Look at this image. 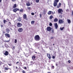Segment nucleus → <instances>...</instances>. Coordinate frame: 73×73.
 I'll list each match as a JSON object with an SVG mask.
<instances>
[{
	"instance_id": "1",
	"label": "nucleus",
	"mask_w": 73,
	"mask_h": 73,
	"mask_svg": "<svg viewBox=\"0 0 73 73\" xmlns=\"http://www.w3.org/2000/svg\"><path fill=\"white\" fill-rule=\"evenodd\" d=\"M35 40L38 41L40 40V36H39V35H36L35 37Z\"/></svg>"
},
{
	"instance_id": "2",
	"label": "nucleus",
	"mask_w": 73,
	"mask_h": 73,
	"mask_svg": "<svg viewBox=\"0 0 73 73\" xmlns=\"http://www.w3.org/2000/svg\"><path fill=\"white\" fill-rule=\"evenodd\" d=\"M59 1V0H54V7H56L57 5V3Z\"/></svg>"
},
{
	"instance_id": "3",
	"label": "nucleus",
	"mask_w": 73,
	"mask_h": 73,
	"mask_svg": "<svg viewBox=\"0 0 73 73\" xmlns=\"http://www.w3.org/2000/svg\"><path fill=\"white\" fill-rule=\"evenodd\" d=\"M58 12L59 13H61L62 14L63 12V10L62 9H58Z\"/></svg>"
},
{
	"instance_id": "4",
	"label": "nucleus",
	"mask_w": 73,
	"mask_h": 73,
	"mask_svg": "<svg viewBox=\"0 0 73 73\" xmlns=\"http://www.w3.org/2000/svg\"><path fill=\"white\" fill-rule=\"evenodd\" d=\"M46 30L48 32H50L52 30V28L50 27H48L46 28Z\"/></svg>"
},
{
	"instance_id": "5",
	"label": "nucleus",
	"mask_w": 73,
	"mask_h": 73,
	"mask_svg": "<svg viewBox=\"0 0 73 73\" xmlns=\"http://www.w3.org/2000/svg\"><path fill=\"white\" fill-rule=\"evenodd\" d=\"M17 11H20V9H17V8H15L13 9V11L15 13H16Z\"/></svg>"
},
{
	"instance_id": "6",
	"label": "nucleus",
	"mask_w": 73,
	"mask_h": 73,
	"mask_svg": "<svg viewBox=\"0 0 73 73\" xmlns=\"http://www.w3.org/2000/svg\"><path fill=\"white\" fill-rule=\"evenodd\" d=\"M4 52H3V54L5 55V56H8V54H9V52H8L7 51H4Z\"/></svg>"
},
{
	"instance_id": "7",
	"label": "nucleus",
	"mask_w": 73,
	"mask_h": 73,
	"mask_svg": "<svg viewBox=\"0 0 73 73\" xmlns=\"http://www.w3.org/2000/svg\"><path fill=\"white\" fill-rule=\"evenodd\" d=\"M22 24L21 23H19L17 24V27H21L22 26Z\"/></svg>"
},
{
	"instance_id": "8",
	"label": "nucleus",
	"mask_w": 73,
	"mask_h": 73,
	"mask_svg": "<svg viewBox=\"0 0 73 73\" xmlns=\"http://www.w3.org/2000/svg\"><path fill=\"white\" fill-rule=\"evenodd\" d=\"M58 23L59 24H62L64 23V21L62 19H60L59 20Z\"/></svg>"
},
{
	"instance_id": "9",
	"label": "nucleus",
	"mask_w": 73,
	"mask_h": 73,
	"mask_svg": "<svg viewBox=\"0 0 73 73\" xmlns=\"http://www.w3.org/2000/svg\"><path fill=\"white\" fill-rule=\"evenodd\" d=\"M4 70H11V68H9V67L7 66V67H5L4 68Z\"/></svg>"
},
{
	"instance_id": "10",
	"label": "nucleus",
	"mask_w": 73,
	"mask_h": 73,
	"mask_svg": "<svg viewBox=\"0 0 73 73\" xmlns=\"http://www.w3.org/2000/svg\"><path fill=\"white\" fill-rule=\"evenodd\" d=\"M23 29L22 28H19L18 29V31L19 32H23Z\"/></svg>"
},
{
	"instance_id": "11",
	"label": "nucleus",
	"mask_w": 73,
	"mask_h": 73,
	"mask_svg": "<svg viewBox=\"0 0 73 73\" xmlns=\"http://www.w3.org/2000/svg\"><path fill=\"white\" fill-rule=\"evenodd\" d=\"M47 55L48 58L50 59V58H51L50 57V54L47 53Z\"/></svg>"
},
{
	"instance_id": "12",
	"label": "nucleus",
	"mask_w": 73,
	"mask_h": 73,
	"mask_svg": "<svg viewBox=\"0 0 73 73\" xmlns=\"http://www.w3.org/2000/svg\"><path fill=\"white\" fill-rule=\"evenodd\" d=\"M5 36H7V37L9 38L10 37V35L7 33H6L5 34Z\"/></svg>"
},
{
	"instance_id": "13",
	"label": "nucleus",
	"mask_w": 73,
	"mask_h": 73,
	"mask_svg": "<svg viewBox=\"0 0 73 73\" xmlns=\"http://www.w3.org/2000/svg\"><path fill=\"white\" fill-rule=\"evenodd\" d=\"M54 26L55 27V29H57L58 28V25H57V23H56L54 24Z\"/></svg>"
},
{
	"instance_id": "14",
	"label": "nucleus",
	"mask_w": 73,
	"mask_h": 73,
	"mask_svg": "<svg viewBox=\"0 0 73 73\" xmlns=\"http://www.w3.org/2000/svg\"><path fill=\"white\" fill-rule=\"evenodd\" d=\"M27 18V15L26 14H24L23 15V19H26Z\"/></svg>"
},
{
	"instance_id": "15",
	"label": "nucleus",
	"mask_w": 73,
	"mask_h": 73,
	"mask_svg": "<svg viewBox=\"0 0 73 73\" xmlns=\"http://www.w3.org/2000/svg\"><path fill=\"white\" fill-rule=\"evenodd\" d=\"M6 31L8 33H9V32L10 31V30H9V29H8V28H7L6 29Z\"/></svg>"
},
{
	"instance_id": "16",
	"label": "nucleus",
	"mask_w": 73,
	"mask_h": 73,
	"mask_svg": "<svg viewBox=\"0 0 73 73\" xmlns=\"http://www.w3.org/2000/svg\"><path fill=\"white\" fill-rule=\"evenodd\" d=\"M52 12L51 11H49L48 13V14L49 15H51L52 14Z\"/></svg>"
},
{
	"instance_id": "17",
	"label": "nucleus",
	"mask_w": 73,
	"mask_h": 73,
	"mask_svg": "<svg viewBox=\"0 0 73 73\" xmlns=\"http://www.w3.org/2000/svg\"><path fill=\"white\" fill-rule=\"evenodd\" d=\"M58 21V20L57 18H55L54 20V22H57Z\"/></svg>"
},
{
	"instance_id": "18",
	"label": "nucleus",
	"mask_w": 73,
	"mask_h": 73,
	"mask_svg": "<svg viewBox=\"0 0 73 73\" xmlns=\"http://www.w3.org/2000/svg\"><path fill=\"white\" fill-rule=\"evenodd\" d=\"M17 6L16 4H14V6H13V8H15L17 7Z\"/></svg>"
},
{
	"instance_id": "19",
	"label": "nucleus",
	"mask_w": 73,
	"mask_h": 73,
	"mask_svg": "<svg viewBox=\"0 0 73 73\" xmlns=\"http://www.w3.org/2000/svg\"><path fill=\"white\" fill-rule=\"evenodd\" d=\"M67 22L68 24H70V23H71V21H70V20H69V19H67Z\"/></svg>"
},
{
	"instance_id": "20",
	"label": "nucleus",
	"mask_w": 73,
	"mask_h": 73,
	"mask_svg": "<svg viewBox=\"0 0 73 73\" xmlns=\"http://www.w3.org/2000/svg\"><path fill=\"white\" fill-rule=\"evenodd\" d=\"M32 59L33 60V61L35 60V58H36V56H32Z\"/></svg>"
},
{
	"instance_id": "21",
	"label": "nucleus",
	"mask_w": 73,
	"mask_h": 73,
	"mask_svg": "<svg viewBox=\"0 0 73 73\" xmlns=\"http://www.w3.org/2000/svg\"><path fill=\"white\" fill-rule=\"evenodd\" d=\"M31 4L30 3H26V5H27V7H29L30 5H31Z\"/></svg>"
},
{
	"instance_id": "22",
	"label": "nucleus",
	"mask_w": 73,
	"mask_h": 73,
	"mask_svg": "<svg viewBox=\"0 0 73 73\" xmlns=\"http://www.w3.org/2000/svg\"><path fill=\"white\" fill-rule=\"evenodd\" d=\"M5 46L6 48H8L9 47L8 45L7 44H5Z\"/></svg>"
},
{
	"instance_id": "23",
	"label": "nucleus",
	"mask_w": 73,
	"mask_h": 73,
	"mask_svg": "<svg viewBox=\"0 0 73 73\" xmlns=\"http://www.w3.org/2000/svg\"><path fill=\"white\" fill-rule=\"evenodd\" d=\"M17 21H19V22L21 21V18H19L18 19H17Z\"/></svg>"
},
{
	"instance_id": "24",
	"label": "nucleus",
	"mask_w": 73,
	"mask_h": 73,
	"mask_svg": "<svg viewBox=\"0 0 73 73\" xmlns=\"http://www.w3.org/2000/svg\"><path fill=\"white\" fill-rule=\"evenodd\" d=\"M52 18H53V16L51 15L50 17V20H52Z\"/></svg>"
},
{
	"instance_id": "25",
	"label": "nucleus",
	"mask_w": 73,
	"mask_h": 73,
	"mask_svg": "<svg viewBox=\"0 0 73 73\" xmlns=\"http://www.w3.org/2000/svg\"><path fill=\"white\" fill-rule=\"evenodd\" d=\"M31 24H35V21H31Z\"/></svg>"
},
{
	"instance_id": "26",
	"label": "nucleus",
	"mask_w": 73,
	"mask_h": 73,
	"mask_svg": "<svg viewBox=\"0 0 73 73\" xmlns=\"http://www.w3.org/2000/svg\"><path fill=\"white\" fill-rule=\"evenodd\" d=\"M39 1H40V0H36L35 2L36 3H39Z\"/></svg>"
},
{
	"instance_id": "27",
	"label": "nucleus",
	"mask_w": 73,
	"mask_h": 73,
	"mask_svg": "<svg viewBox=\"0 0 73 73\" xmlns=\"http://www.w3.org/2000/svg\"><path fill=\"white\" fill-rule=\"evenodd\" d=\"M24 11V10H23V9H21L20 10V12H23V11Z\"/></svg>"
},
{
	"instance_id": "28",
	"label": "nucleus",
	"mask_w": 73,
	"mask_h": 73,
	"mask_svg": "<svg viewBox=\"0 0 73 73\" xmlns=\"http://www.w3.org/2000/svg\"><path fill=\"white\" fill-rule=\"evenodd\" d=\"M64 27H63L62 28L61 27L60 28V29L61 30V31H62L63 30V29H64Z\"/></svg>"
},
{
	"instance_id": "29",
	"label": "nucleus",
	"mask_w": 73,
	"mask_h": 73,
	"mask_svg": "<svg viewBox=\"0 0 73 73\" xmlns=\"http://www.w3.org/2000/svg\"><path fill=\"white\" fill-rule=\"evenodd\" d=\"M6 22H7V21L5 20H3V23L4 24H5V23H6Z\"/></svg>"
},
{
	"instance_id": "30",
	"label": "nucleus",
	"mask_w": 73,
	"mask_h": 73,
	"mask_svg": "<svg viewBox=\"0 0 73 73\" xmlns=\"http://www.w3.org/2000/svg\"><path fill=\"white\" fill-rule=\"evenodd\" d=\"M9 42V40H5V42Z\"/></svg>"
},
{
	"instance_id": "31",
	"label": "nucleus",
	"mask_w": 73,
	"mask_h": 73,
	"mask_svg": "<svg viewBox=\"0 0 73 73\" xmlns=\"http://www.w3.org/2000/svg\"><path fill=\"white\" fill-rule=\"evenodd\" d=\"M22 72L23 73H26V72H25V70H23V71H22Z\"/></svg>"
},
{
	"instance_id": "32",
	"label": "nucleus",
	"mask_w": 73,
	"mask_h": 73,
	"mask_svg": "<svg viewBox=\"0 0 73 73\" xmlns=\"http://www.w3.org/2000/svg\"><path fill=\"white\" fill-rule=\"evenodd\" d=\"M49 25L50 26V27L52 26V23H50L49 24Z\"/></svg>"
},
{
	"instance_id": "33",
	"label": "nucleus",
	"mask_w": 73,
	"mask_h": 73,
	"mask_svg": "<svg viewBox=\"0 0 73 73\" xmlns=\"http://www.w3.org/2000/svg\"><path fill=\"white\" fill-rule=\"evenodd\" d=\"M15 43H17V39H15Z\"/></svg>"
},
{
	"instance_id": "34",
	"label": "nucleus",
	"mask_w": 73,
	"mask_h": 73,
	"mask_svg": "<svg viewBox=\"0 0 73 73\" xmlns=\"http://www.w3.org/2000/svg\"><path fill=\"white\" fill-rule=\"evenodd\" d=\"M51 33H54V30L53 29H52V31Z\"/></svg>"
},
{
	"instance_id": "35",
	"label": "nucleus",
	"mask_w": 73,
	"mask_h": 73,
	"mask_svg": "<svg viewBox=\"0 0 73 73\" xmlns=\"http://www.w3.org/2000/svg\"><path fill=\"white\" fill-rule=\"evenodd\" d=\"M15 46H14L13 47V48H12L13 50H14V49H15Z\"/></svg>"
},
{
	"instance_id": "36",
	"label": "nucleus",
	"mask_w": 73,
	"mask_h": 73,
	"mask_svg": "<svg viewBox=\"0 0 73 73\" xmlns=\"http://www.w3.org/2000/svg\"><path fill=\"white\" fill-rule=\"evenodd\" d=\"M59 7H60V6H59V5H58L57 6V8H58Z\"/></svg>"
},
{
	"instance_id": "37",
	"label": "nucleus",
	"mask_w": 73,
	"mask_h": 73,
	"mask_svg": "<svg viewBox=\"0 0 73 73\" xmlns=\"http://www.w3.org/2000/svg\"><path fill=\"white\" fill-rule=\"evenodd\" d=\"M71 62V61H70V60H68V63H69V64Z\"/></svg>"
},
{
	"instance_id": "38",
	"label": "nucleus",
	"mask_w": 73,
	"mask_h": 73,
	"mask_svg": "<svg viewBox=\"0 0 73 73\" xmlns=\"http://www.w3.org/2000/svg\"><path fill=\"white\" fill-rule=\"evenodd\" d=\"M27 9H28L29 10H30V9H31V8L30 7H27Z\"/></svg>"
},
{
	"instance_id": "39",
	"label": "nucleus",
	"mask_w": 73,
	"mask_h": 73,
	"mask_svg": "<svg viewBox=\"0 0 73 73\" xmlns=\"http://www.w3.org/2000/svg\"><path fill=\"white\" fill-rule=\"evenodd\" d=\"M31 15L33 16V15H35V13H31Z\"/></svg>"
},
{
	"instance_id": "40",
	"label": "nucleus",
	"mask_w": 73,
	"mask_h": 73,
	"mask_svg": "<svg viewBox=\"0 0 73 73\" xmlns=\"http://www.w3.org/2000/svg\"><path fill=\"white\" fill-rule=\"evenodd\" d=\"M52 58H53V59H54L55 58V56H52Z\"/></svg>"
},
{
	"instance_id": "41",
	"label": "nucleus",
	"mask_w": 73,
	"mask_h": 73,
	"mask_svg": "<svg viewBox=\"0 0 73 73\" xmlns=\"http://www.w3.org/2000/svg\"><path fill=\"white\" fill-rule=\"evenodd\" d=\"M54 68V66H53L52 67V69H53Z\"/></svg>"
},
{
	"instance_id": "42",
	"label": "nucleus",
	"mask_w": 73,
	"mask_h": 73,
	"mask_svg": "<svg viewBox=\"0 0 73 73\" xmlns=\"http://www.w3.org/2000/svg\"><path fill=\"white\" fill-rule=\"evenodd\" d=\"M40 18H41V17H42V15L41 14H40Z\"/></svg>"
},
{
	"instance_id": "43",
	"label": "nucleus",
	"mask_w": 73,
	"mask_h": 73,
	"mask_svg": "<svg viewBox=\"0 0 73 73\" xmlns=\"http://www.w3.org/2000/svg\"><path fill=\"white\" fill-rule=\"evenodd\" d=\"M59 5L60 7H61V3H59Z\"/></svg>"
},
{
	"instance_id": "44",
	"label": "nucleus",
	"mask_w": 73,
	"mask_h": 73,
	"mask_svg": "<svg viewBox=\"0 0 73 73\" xmlns=\"http://www.w3.org/2000/svg\"><path fill=\"white\" fill-rule=\"evenodd\" d=\"M54 38V37H50V39H53Z\"/></svg>"
},
{
	"instance_id": "45",
	"label": "nucleus",
	"mask_w": 73,
	"mask_h": 73,
	"mask_svg": "<svg viewBox=\"0 0 73 73\" xmlns=\"http://www.w3.org/2000/svg\"><path fill=\"white\" fill-rule=\"evenodd\" d=\"M72 14L71 15L72 16H73V11H72Z\"/></svg>"
},
{
	"instance_id": "46",
	"label": "nucleus",
	"mask_w": 73,
	"mask_h": 73,
	"mask_svg": "<svg viewBox=\"0 0 73 73\" xmlns=\"http://www.w3.org/2000/svg\"><path fill=\"white\" fill-rule=\"evenodd\" d=\"M66 12H69V9H67L66 10Z\"/></svg>"
},
{
	"instance_id": "47",
	"label": "nucleus",
	"mask_w": 73,
	"mask_h": 73,
	"mask_svg": "<svg viewBox=\"0 0 73 73\" xmlns=\"http://www.w3.org/2000/svg\"><path fill=\"white\" fill-rule=\"evenodd\" d=\"M44 14H45L46 13V12L45 11H44Z\"/></svg>"
},
{
	"instance_id": "48",
	"label": "nucleus",
	"mask_w": 73,
	"mask_h": 73,
	"mask_svg": "<svg viewBox=\"0 0 73 73\" xmlns=\"http://www.w3.org/2000/svg\"><path fill=\"white\" fill-rule=\"evenodd\" d=\"M1 27H3V25H1Z\"/></svg>"
},
{
	"instance_id": "49",
	"label": "nucleus",
	"mask_w": 73,
	"mask_h": 73,
	"mask_svg": "<svg viewBox=\"0 0 73 73\" xmlns=\"http://www.w3.org/2000/svg\"><path fill=\"white\" fill-rule=\"evenodd\" d=\"M16 0H12V1L14 2V1H16Z\"/></svg>"
},
{
	"instance_id": "50",
	"label": "nucleus",
	"mask_w": 73,
	"mask_h": 73,
	"mask_svg": "<svg viewBox=\"0 0 73 73\" xmlns=\"http://www.w3.org/2000/svg\"><path fill=\"white\" fill-rule=\"evenodd\" d=\"M8 65H9V66H11V65H12L10 64H8Z\"/></svg>"
},
{
	"instance_id": "51",
	"label": "nucleus",
	"mask_w": 73,
	"mask_h": 73,
	"mask_svg": "<svg viewBox=\"0 0 73 73\" xmlns=\"http://www.w3.org/2000/svg\"><path fill=\"white\" fill-rule=\"evenodd\" d=\"M56 66H58V64L56 63Z\"/></svg>"
},
{
	"instance_id": "52",
	"label": "nucleus",
	"mask_w": 73,
	"mask_h": 73,
	"mask_svg": "<svg viewBox=\"0 0 73 73\" xmlns=\"http://www.w3.org/2000/svg\"><path fill=\"white\" fill-rule=\"evenodd\" d=\"M24 69H27V67H24Z\"/></svg>"
},
{
	"instance_id": "53",
	"label": "nucleus",
	"mask_w": 73,
	"mask_h": 73,
	"mask_svg": "<svg viewBox=\"0 0 73 73\" xmlns=\"http://www.w3.org/2000/svg\"><path fill=\"white\" fill-rule=\"evenodd\" d=\"M2 1V0H0V3H1Z\"/></svg>"
},
{
	"instance_id": "54",
	"label": "nucleus",
	"mask_w": 73,
	"mask_h": 73,
	"mask_svg": "<svg viewBox=\"0 0 73 73\" xmlns=\"http://www.w3.org/2000/svg\"><path fill=\"white\" fill-rule=\"evenodd\" d=\"M19 62H16V64H18V63H19Z\"/></svg>"
},
{
	"instance_id": "55",
	"label": "nucleus",
	"mask_w": 73,
	"mask_h": 73,
	"mask_svg": "<svg viewBox=\"0 0 73 73\" xmlns=\"http://www.w3.org/2000/svg\"><path fill=\"white\" fill-rule=\"evenodd\" d=\"M3 33H5V32H3Z\"/></svg>"
},
{
	"instance_id": "56",
	"label": "nucleus",
	"mask_w": 73,
	"mask_h": 73,
	"mask_svg": "<svg viewBox=\"0 0 73 73\" xmlns=\"http://www.w3.org/2000/svg\"><path fill=\"white\" fill-rule=\"evenodd\" d=\"M31 63H33V61H31Z\"/></svg>"
},
{
	"instance_id": "57",
	"label": "nucleus",
	"mask_w": 73,
	"mask_h": 73,
	"mask_svg": "<svg viewBox=\"0 0 73 73\" xmlns=\"http://www.w3.org/2000/svg\"><path fill=\"white\" fill-rule=\"evenodd\" d=\"M9 24H11V23L10 22H9Z\"/></svg>"
},
{
	"instance_id": "58",
	"label": "nucleus",
	"mask_w": 73,
	"mask_h": 73,
	"mask_svg": "<svg viewBox=\"0 0 73 73\" xmlns=\"http://www.w3.org/2000/svg\"><path fill=\"white\" fill-rule=\"evenodd\" d=\"M47 73H51V72H47Z\"/></svg>"
},
{
	"instance_id": "59",
	"label": "nucleus",
	"mask_w": 73,
	"mask_h": 73,
	"mask_svg": "<svg viewBox=\"0 0 73 73\" xmlns=\"http://www.w3.org/2000/svg\"><path fill=\"white\" fill-rule=\"evenodd\" d=\"M16 68L17 69H18L17 67H16Z\"/></svg>"
},
{
	"instance_id": "60",
	"label": "nucleus",
	"mask_w": 73,
	"mask_h": 73,
	"mask_svg": "<svg viewBox=\"0 0 73 73\" xmlns=\"http://www.w3.org/2000/svg\"><path fill=\"white\" fill-rule=\"evenodd\" d=\"M48 70H50V69H48Z\"/></svg>"
},
{
	"instance_id": "61",
	"label": "nucleus",
	"mask_w": 73,
	"mask_h": 73,
	"mask_svg": "<svg viewBox=\"0 0 73 73\" xmlns=\"http://www.w3.org/2000/svg\"><path fill=\"white\" fill-rule=\"evenodd\" d=\"M35 53H37V52H35Z\"/></svg>"
},
{
	"instance_id": "62",
	"label": "nucleus",
	"mask_w": 73,
	"mask_h": 73,
	"mask_svg": "<svg viewBox=\"0 0 73 73\" xmlns=\"http://www.w3.org/2000/svg\"><path fill=\"white\" fill-rule=\"evenodd\" d=\"M53 46L54 45V44H53Z\"/></svg>"
},
{
	"instance_id": "63",
	"label": "nucleus",
	"mask_w": 73,
	"mask_h": 73,
	"mask_svg": "<svg viewBox=\"0 0 73 73\" xmlns=\"http://www.w3.org/2000/svg\"><path fill=\"white\" fill-rule=\"evenodd\" d=\"M35 17H36L37 16H36V15H35Z\"/></svg>"
},
{
	"instance_id": "64",
	"label": "nucleus",
	"mask_w": 73,
	"mask_h": 73,
	"mask_svg": "<svg viewBox=\"0 0 73 73\" xmlns=\"http://www.w3.org/2000/svg\"><path fill=\"white\" fill-rule=\"evenodd\" d=\"M31 4H32V3H31Z\"/></svg>"
}]
</instances>
